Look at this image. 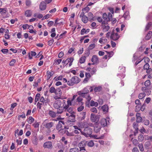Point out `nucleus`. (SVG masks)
Masks as SVG:
<instances>
[{
	"mask_svg": "<svg viewBox=\"0 0 152 152\" xmlns=\"http://www.w3.org/2000/svg\"><path fill=\"white\" fill-rule=\"evenodd\" d=\"M92 129L89 127H87L84 128L83 131H81V134L86 137H89L92 132Z\"/></svg>",
	"mask_w": 152,
	"mask_h": 152,
	"instance_id": "f257e3e1",
	"label": "nucleus"
},
{
	"mask_svg": "<svg viewBox=\"0 0 152 152\" xmlns=\"http://www.w3.org/2000/svg\"><path fill=\"white\" fill-rule=\"evenodd\" d=\"M80 81V78L76 76L72 77L70 80L67 82V84L69 86H73L75 84L78 83Z\"/></svg>",
	"mask_w": 152,
	"mask_h": 152,
	"instance_id": "f03ea898",
	"label": "nucleus"
},
{
	"mask_svg": "<svg viewBox=\"0 0 152 152\" xmlns=\"http://www.w3.org/2000/svg\"><path fill=\"white\" fill-rule=\"evenodd\" d=\"M91 120L93 122H97L99 119V115H96L95 114L91 113Z\"/></svg>",
	"mask_w": 152,
	"mask_h": 152,
	"instance_id": "7ed1b4c3",
	"label": "nucleus"
},
{
	"mask_svg": "<svg viewBox=\"0 0 152 152\" xmlns=\"http://www.w3.org/2000/svg\"><path fill=\"white\" fill-rule=\"evenodd\" d=\"M62 104V102L60 100H57L53 104L54 107L57 109H59L61 107Z\"/></svg>",
	"mask_w": 152,
	"mask_h": 152,
	"instance_id": "20e7f679",
	"label": "nucleus"
},
{
	"mask_svg": "<svg viewBox=\"0 0 152 152\" xmlns=\"http://www.w3.org/2000/svg\"><path fill=\"white\" fill-rule=\"evenodd\" d=\"M43 146L45 148L51 149L53 147L52 143L50 141L46 142L44 143Z\"/></svg>",
	"mask_w": 152,
	"mask_h": 152,
	"instance_id": "39448f33",
	"label": "nucleus"
},
{
	"mask_svg": "<svg viewBox=\"0 0 152 152\" xmlns=\"http://www.w3.org/2000/svg\"><path fill=\"white\" fill-rule=\"evenodd\" d=\"M46 3L45 1H42L39 4V9L40 10L43 11L45 10L46 7Z\"/></svg>",
	"mask_w": 152,
	"mask_h": 152,
	"instance_id": "423d86ee",
	"label": "nucleus"
},
{
	"mask_svg": "<svg viewBox=\"0 0 152 152\" xmlns=\"http://www.w3.org/2000/svg\"><path fill=\"white\" fill-rule=\"evenodd\" d=\"M65 112H68L70 113H75V112L73 111V107H68L66 109L64 108Z\"/></svg>",
	"mask_w": 152,
	"mask_h": 152,
	"instance_id": "0eeeda50",
	"label": "nucleus"
},
{
	"mask_svg": "<svg viewBox=\"0 0 152 152\" xmlns=\"http://www.w3.org/2000/svg\"><path fill=\"white\" fill-rule=\"evenodd\" d=\"M57 113H56L52 110H49L48 113L49 115L53 118H54L56 117Z\"/></svg>",
	"mask_w": 152,
	"mask_h": 152,
	"instance_id": "6e6552de",
	"label": "nucleus"
},
{
	"mask_svg": "<svg viewBox=\"0 0 152 152\" xmlns=\"http://www.w3.org/2000/svg\"><path fill=\"white\" fill-rule=\"evenodd\" d=\"M91 61L92 62L95 61V62L99 63V61L98 56L96 55H93L91 58Z\"/></svg>",
	"mask_w": 152,
	"mask_h": 152,
	"instance_id": "1a4fd4ad",
	"label": "nucleus"
},
{
	"mask_svg": "<svg viewBox=\"0 0 152 152\" xmlns=\"http://www.w3.org/2000/svg\"><path fill=\"white\" fill-rule=\"evenodd\" d=\"M151 26H152V22H149L145 26V27L144 30L145 31H147L150 29V28H151Z\"/></svg>",
	"mask_w": 152,
	"mask_h": 152,
	"instance_id": "9d476101",
	"label": "nucleus"
},
{
	"mask_svg": "<svg viewBox=\"0 0 152 152\" xmlns=\"http://www.w3.org/2000/svg\"><path fill=\"white\" fill-rule=\"evenodd\" d=\"M32 12L31 10H27L25 12V15L28 17H31L32 15Z\"/></svg>",
	"mask_w": 152,
	"mask_h": 152,
	"instance_id": "9b49d317",
	"label": "nucleus"
},
{
	"mask_svg": "<svg viewBox=\"0 0 152 152\" xmlns=\"http://www.w3.org/2000/svg\"><path fill=\"white\" fill-rule=\"evenodd\" d=\"M52 72H53V73H52L51 72H50L49 71H48L46 73L47 75V80H48L50 79V77L53 76L54 73L53 71H51Z\"/></svg>",
	"mask_w": 152,
	"mask_h": 152,
	"instance_id": "f8f14e48",
	"label": "nucleus"
},
{
	"mask_svg": "<svg viewBox=\"0 0 152 152\" xmlns=\"http://www.w3.org/2000/svg\"><path fill=\"white\" fill-rule=\"evenodd\" d=\"M152 35V31H149L147 35L145 37V40H148L150 39L151 38Z\"/></svg>",
	"mask_w": 152,
	"mask_h": 152,
	"instance_id": "ddd939ff",
	"label": "nucleus"
},
{
	"mask_svg": "<svg viewBox=\"0 0 152 152\" xmlns=\"http://www.w3.org/2000/svg\"><path fill=\"white\" fill-rule=\"evenodd\" d=\"M54 93L56 95H58L59 96H61L62 94V92L60 88H58L56 89Z\"/></svg>",
	"mask_w": 152,
	"mask_h": 152,
	"instance_id": "4468645a",
	"label": "nucleus"
},
{
	"mask_svg": "<svg viewBox=\"0 0 152 152\" xmlns=\"http://www.w3.org/2000/svg\"><path fill=\"white\" fill-rule=\"evenodd\" d=\"M37 138V136H34L33 138L32 139V143L35 145H37L38 144Z\"/></svg>",
	"mask_w": 152,
	"mask_h": 152,
	"instance_id": "2eb2a0df",
	"label": "nucleus"
},
{
	"mask_svg": "<svg viewBox=\"0 0 152 152\" xmlns=\"http://www.w3.org/2000/svg\"><path fill=\"white\" fill-rule=\"evenodd\" d=\"M120 36L118 35L117 33H116L114 34V36H113L112 38L110 39H111L113 40L114 41H116L118 40L120 38Z\"/></svg>",
	"mask_w": 152,
	"mask_h": 152,
	"instance_id": "dca6fc26",
	"label": "nucleus"
},
{
	"mask_svg": "<svg viewBox=\"0 0 152 152\" xmlns=\"http://www.w3.org/2000/svg\"><path fill=\"white\" fill-rule=\"evenodd\" d=\"M72 101L73 100L72 99L71 100H70L68 99L67 101V104L64 106V108L66 109L67 108H68L70 106H71L72 104Z\"/></svg>",
	"mask_w": 152,
	"mask_h": 152,
	"instance_id": "f3484780",
	"label": "nucleus"
},
{
	"mask_svg": "<svg viewBox=\"0 0 152 152\" xmlns=\"http://www.w3.org/2000/svg\"><path fill=\"white\" fill-rule=\"evenodd\" d=\"M53 124V123L51 122L48 123H46L44 126L46 128L48 129H50L51 128Z\"/></svg>",
	"mask_w": 152,
	"mask_h": 152,
	"instance_id": "a211bd4d",
	"label": "nucleus"
},
{
	"mask_svg": "<svg viewBox=\"0 0 152 152\" xmlns=\"http://www.w3.org/2000/svg\"><path fill=\"white\" fill-rule=\"evenodd\" d=\"M101 125L103 127H105L107 126V123L106 120L104 118L102 119L100 122Z\"/></svg>",
	"mask_w": 152,
	"mask_h": 152,
	"instance_id": "6ab92c4d",
	"label": "nucleus"
},
{
	"mask_svg": "<svg viewBox=\"0 0 152 152\" xmlns=\"http://www.w3.org/2000/svg\"><path fill=\"white\" fill-rule=\"evenodd\" d=\"M98 105V103L97 102H95L93 100L91 101L90 104V105L91 106H95V107H97Z\"/></svg>",
	"mask_w": 152,
	"mask_h": 152,
	"instance_id": "aec40b11",
	"label": "nucleus"
},
{
	"mask_svg": "<svg viewBox=\"0 0 152 152\" xmlns=\"http://www.w3.org/2000/svg\"><path fill=\"white\" fill-rule=\"evenodd\" d=\"M69 116L68 119H70L71 118V117H72V118H71L72 120L71 121H72V122H75V115L74 114V113H72Z\"/></svg>",
	"mask_w": 152,
	"mask_h": 152,
	"instance_id": "412c9836",
	"label": "nucleus"
},
{
	"mask_svg": "<svg viewBox=\"0 0 152 152\" xmlns=\"http://www.w3.org/2000/svg\"><path fill=\"white\" fill-rule=\"evenodd\" d=\"M9 148V145L7 144H5L3 146L2 152H7Z\"/></svg>",
	"mask_w": 152,
	"mask_h": 152,
	"instance_id": "4be33fe9",
	"label": "nucleus"
},
{
	"mask_svg": "<svg viewBox=\"0 0 152 152\" xmlns=\"http://www.w3.org/2000/svg\"><path fill=\"white\" fill-rule=\"evenodd\" d=\"M102 109L103 112H107L108 109V106L106 104L104 105L102 107Z\"/></svg>",
	"mask_w": 152,
	"mask_h": 152,
	"instance_id": "5701e85b",
	"label": "nucleus"
},
{
	"mask_svg": "<svg viewBox=\"0 0 152 152\" xmlns=\"http://www.w3.org/2000/svg\"><path fill=\"white\" fill-rule=\"evenodd\" d=\"M102 89V87L101 86H99L95 87V88H94V90L95 92H96L100 91H101Z\"/></svg>",
	"mask_w": 152,
	"mask_h": 152,
	"instance_id": "b1692460",
	"label": "nucleus"
},
{
	"mask_svg": "<svg viewBox=\"0 0 152 152\" xmlns=\"http://www.w3.org/2000/svg\"><path fill=\"white\" fill-rule=\"evenodd\" d=\"M88 16L89 19L90 20V21H91V20L93 21L94 20V19L93 18V15L91 12H89L88 13Z\"/></svg>",
	"mask_w": 152,
	"mask_h": 152,
	"instance_id": "393cba45",
	"label": "nucleus"
},
{
	"mask_svg": "<svg viewBox=\"0 0 152 152\" xmlns=\"http://www.w3.org/2000/svg\"><path fill=\"white\" fill-rule=\"evenodd\" d=\"M64 110V107H63V106H61L59 109H58L57 113L58 114H61L63 112Z\"/></svg>",
	"mask_w": 152,
	"mask_h": 152,
	"instance_id": "a878e982",
	"label": "nucleus"
},
{
	"mask_svg": "<svg viewBox=\"0 0 152 152\" xmlns=\"http://www.w3.org/2000/svg\"><path fill=\"white\" fill-rule=\"evenodd\" d=\"M62 61V59H58L57 60L55 59L53 62V64L58 65Z\"/></svg>",
	"mask_w": 152,
	"mask_h": 152,
	"instance_id": "bb28decb",
	"label": "nucleus"
},
{
	"mask_svg": "<svg viewBox=\"0 0 152 152\" xmlns=\"http://www.w3.org/2000/svg\"><path fill=\"white\" fill-rule=\"evenodd\" d=\"M34 121V119L32 116H30L28 119L27 120V121L28 124H31Z\"/></svg>",
	"mask_w": 152,
	"mask_h": 152,
	"instance_id": "cd10ccee",
	"label": "nucleus"
},
{
	"mask_svg": "<svg viewBox=\"0 0 152 152\" xmlns=\"http://www.w3.org/2000/svg\"><path fill=\"white\" fill-rule=\"evenodd\" d=\"M82 18V20L84 23H86L88 21V18L86 16H84Z\"/></svg>",
	"mask_w": 152,
	"mask_h": 152,
	"instance_id": "c85d7f7f",
	"label": "nucleus"
},
{
	"mask_svg": "<svg viewBox=\"0 0 152 152\" xmlns=\"http://www.w3.org/2000/svg\"><path fill=\"white\" fill-rule=\"evenodd\" d=\"M89 87V86H87L83 89L82 92H83V93H84V94H87L89 92V90L88 89Z\"/></svg>",
	"mask_w": 152,
	"mask_h": 152,
	"instance_id": "c756f323",
	"label": "nucleus"
},
{
	"mask_svg": "<svg viewBox=\"0 0 152 152\" xmlns=\"http://www.w3.org/2000/svg\"><path fill=\"white\" fill-rule=\"evenodd\" d=\"M86 56H82L79 59V62L80 64H83L85 62L86 60Z\"/></svg>",
	"mask_w": 152,
	"mask_h": 152,
	"instance_id": "7c9ffc66",
	"label": "nucleus"
},
{
	"mask_svg": "<svg viewBox=\"0 0 152 152\" xmlns=\"http://www.w3.org/2000/svg\"><path fill=\"white\" fill-rule=\"evenodd\" d=\"M7 8H0V13L1 14H4L6 13L7 11Z\"/></svg>",
	"mask_w": 152,
	"mask_h": 152,
	"instance_id": "2f4dec72",
	"label": "nucleus"
},
{
	"mask_svg": "<svg viewBox=\"0 0 152 152\" xmlns=\"http://www.w3.org/2000/svg\"><path fill=\"white\" fill-rule=\"evenodd\" d=\"M110 28V26H106L104 25V27H103L102 31L104 32H106Z\"/></svg>",
	"mask_w": 152,
	"mask_h": 152,
	"instance_id": "473e14b6",
	"label": "nucleus"
},
{
	"mask_svg": "<svg viewBox=\"0 0 152 152\" xmlns=\"http://www.w3.org/2000/svg\"><path fill=\"white\" fill-rule=\"evenodd\" d=\"M129 12L128 11H126L124 13L123 17H124L125 20L129 18Z\"/></svg>",
	"mask_w": 152,
	"mask_h": 152,
	"instance_id": "72a5a7b5",
	"label": "nucleus"
},
{
	"mask_svg": "<svg viewBox=\"0 0 152 152\" xmlns=\"http://www.w3.org/2000/svg\"><path fill=\"white\" fill-rule=\"evenodd\" d=\"M79 149L78 148L75 147L71 148L70 149L69 152H78Z\"/></svg>",
	"mask_w": 152,
	"mask_h": 152,
	"instance_id": "f704fd0d",
	"label": "nucleus"
},
{
	"mask_svg": "<svg viewBox=\"0 0 152 152\" xmlns=\"http://www.w3.org/2000/svg\"><path fill=\"white\" fill-rule=\"evenodd\" d=\"M145 96V93H141L139 94L138 95V97L139 99H142Z\"/></svg>",
	"mask_w": 152,
	"mask_h": 152,
	"instance_id": "c9c22d12",
	"label": "nucleus"
},
{
	"mask_svg": "<svg viewBox=\"0 0 152 152\" xmlns=\"http://www.w3.org/2000/svg\"><path fill=\"white\" fill-rule=\"evenodd\" d=\"M141 105H137L135 106V111L136 112H139L141 109Z\"/></svg>",
	"mask_w": 152,
	"mask_h": 152,
	"instance_id": "e433bc0d",
	"label": "nucleus"
},
{
	"mask_svg": "<svg viewBox=\"0 0 152 152\" xmlns=\"http://www.w3.org/2000/svg\"><path fill=\"white\" fill-rule=\"evenodd\" d=\"M151 85V82L149 80H146L144 83V85L146 87H148Z\"/></svg>",
	"mask_w": 152,
	"mask_h": 152,
	"instance_id": "4c0bfd02",
	"label": "nucleus"
},
{
	"mask_svg": "<svg viewBox=\"0 0 152 152\" xmlns=\"http://www.w3.org/2000/svg\"><path fill=\"white\" fill-rule=\"evenodd\" d=\"M144 139V137L142 134H140L138 137V140L139 142H142Z\"/></svg>",
	"mask_w": 152,
	"mask_h": 152,
	"instance_id": "58836bf2",
	"label": "nucleus"
},
{
	"mask_svg": "<svg viewBox=\"0 0 152 152\" xmlns=\"http://www.w3.org/2000/svg\"><path fill=\"white\" fill-rule=\"evenodd\" d=\"M62 127V125L61 123H58V124L56 126V129L58 130L62 129L61 128Z\"/></svg>",
	"mask_w": 152,
	"mask_h": 152,
	"instance_id": "ea45409f",
	"label": "nucleus"
},
{
	"mask_svg": "<svg viewBox=\"0 0 152 152\" xmlns=\"http://www.w3.org/2000/svg\"><path fill=\"white\" fill-rule=\"evenodd\" d=\"M94 143L92 140H90L87 144V145L89 147H92L94 146Z\"/></svg>",
	"mask_w": 152,
	"mask_h": 152,
	"instance_id": "a19ab883",
	"label": "nucleus"
},
{
	"mask_svg": "<svg viewBox=\"0 0 152 152\" xmlns=\"http://www.w3.org/2000/svg\"><path fill=\"white\" fill-rule=\"evenodd\" d=\"M95 47L94 44H92L90 45L89 46L88 48L87 49L91 50L94 48Z\"/></svg>",
	"mask_w": 152,
	"mask_h": 152,
	"instance_id": "79ce46f5",
	"label": "nucleus"
},
{
	"mask_svg": "<svg viewBox=\"0 0 152 152\" xmlns=\"http://www.w3.org/2000/svg\"><path fill=\"white\" fill-rule=\"evenodd\" d=\"M90 9L87 6L83 8L82 11H86V13L88 12L90 10Z\"/></svg>",
	"mask_w": 152,
	"mask_h": 152,
	"instance_id": "37998d69",
	"label": "nucleus"
},
{
	"mask_svg": "<svg viewBox=\"0 0 152 152\" xmlns=\"http://www.w3.org/2000/svg\"><path fill=\"white\" fill-rule=\"evenodd\" d=\"M150 65L148 63H146L143 66V69L145 70H146L149 68Z\"/></svg>",
	"mask_w": 152,
	"mask_h": 152,
	"instance_id": "c03bdc74",
	"label": "nucleus"
},
{
	"mask_svg": "<svg viewBox=\"0 0 152 152\" xmlns=\"http://www.w3.org/2000/svg\"><path fill=\"white\" fill-rule=\"evenodd\" d=\"M17 103H14L11 104V107L10 109V110H12L13 108H14L17 105Z\"/></svg>",
	"mask_w": 152,
	"mask_h": 152,
	"instance_id": "a18cd8bd",
	"label": "nucleus"
},
{
	"mask_svg": "<svg viewBox=\"0 0 152 152\" xmlns=\"http://www.w3.org/2000/svg\"><path fill=\"white\" fill-rule=\"evenodd\" d=\"M54 42L53 39L52 38L48 41V45L49 46H51Z\"/></svg>",
	"mask_w": 152,
	"mask_h": 152,
	"instance_id": "49530a36",
	"label": "nucleus"
},
{
	"mask_svg": "<svg viewBox=\"0 0 152 152\" xmlns=\"http://www.w3.org/2000/svg\"><path fill=\"white\" fill-rule=\"evenodd\" d=\"M138 124L137 122H134L133 125V128L135 129V130H138Z\"/></svg>",
	"mask_w": 152,
	"mask_h": 152,
	"instance_id": "de8ad7c7",
	"label": "nucleus"
},
{
	"mask_svg": "<svg viewBox=\"0 0 152 152\" xmlns=\"http://www.w3.org/2000/svg\"><path fill=\"white\" fill-rule=\"evenodd\" d=\"M101 129V128L100 127H99L97 126H96L94 128V130L95 132L96 133H98L100 131Z\"/></svg>",
	"mask_w": 152,
	"mask_h": 152,
	"instance_id": "09e8293b",
	"label": "nucleus"
},
{
	"mask_svg": "<svg viewBox=\"0 0 152 152\" xmlns=\"http://www.w3.org/2000/svg\"><path fill=\"white\" fill-rule=\"evenodd\" d=\"M56 89L53 86H52L49 89V92L51 93H55Z\"/></svg>",
	"mask_w": 152,
	"mask_h": 152,
	"instance_id": "8fccbe9b",
	"label": "nucleus"
},
{
	"mask_svg": "<svg viewBox=\"0 0 152 152\" xmlns=\"http://www.w3.org/2000/svg\"><path fill=\"white\" fill-rule=\"evenodd\" d=\"M16 61L15 59H12L11 60L10 62V66H14V64L15 63Z\"/></svg>",
	"mask_w": 152,
	"mask_h": 152,
	"instance_id": "3c124183",
	"label": "nucleus"
},
{
	"mask_svg": "<svg viewBox=\"0 0 152 152\" xmlns=\"http://www.w3.org/2000/svg\"><path fill=\"white\" fill-rule=\"evenodd\" d=\"M80 115L82 116L83 119H84L86 117V112H82L80 113Z\"/></svg>",
	"mask_w": 152,
	"mask_h": 152,
	"instance_id": "603ef678",
	"label": "nucleus"
},
{
	"mask_svg": "<svg viewBox=\"0 0 152 152\" xmlns=\"http://www.w3.org/2000/svg\"><path fill=\"white\" fill-rule=\"evenodd\" d=\"M26 5L27 6H29L31 4V1L30 0H26Z\"/></svg>",
	"mask_w": 152,
	"mask_h": 152,
	"instance_id": "864d4df0",
	"label": "nucleus"
},
{
	"mask_svg": "<svg viewBox=\"0 0 152 152\" xmlns=\"http://www.w3.org/2000/svg\"><path fill=\"white\" fill-rule=\"evenodd\" d=\"M64 132H65V133L66 134V135L67 136H72V133L69 132L68 131H67V130H65Z\"/></svg>",
	"mask_w": 152,
	"mask_h": 152,
	"instance_id": "5fc2aeb1",
	"label": "nucleus"
},
{
	"mask_svg": "<svg viewBox=\"0 0 152 152\" xmlns=\"http://www.w3.org/2000/svg\"><path fill=\"white\" fill-rule=\"evenodd\" d=\"M9 50L7 49H4L1 50V51L4 54H6L8 52Z\"/></svg>",
	"mask_w": 152,
	"mask_h": 152,
	"instance_id": "6e6d98bb",
	"label": "nucleus"
},
{
	"mask_svg": "<svg viewBox=\"0 0 152 152\" xmlns=\"http://www.w3.org/2000/svg\"><path fill=\"white\" fill-rule=\"evenodd\" d=\"M40 94H37L35 96V100L38 101L39 100V98L40 97Z\"/></svg>",
	"mask_w": 152,
	"mask_h": 152,
	"instance_id": "4d7b16f0",
	"label": "nucleus"
},
{
	"mask_svg": "<svg viewBox=\"0 0 152 152\" xmlns=\"http://www.w3.org/2000/svg\"><path fill=\"white\" fill-rule=\"evenodd\" d=\"M147 87H146V86L145 87H142V90L143 91H145V92H146V93H147V90H149V89H150H150H149L148 88H146Z\"/></svg>",
	"mask_w": 152,
	"mask_h": 152,
	"instance_id": "13d9d810",
	"label": "nucleus"
},
{
	"mask_svg": "<svg viewBox=\"0 0 152 152\" xmlns=\"http://www.w3.org/2000/svg\"><path fill=\"white\" fill-rule=\"evenodd\" d=\"M91 69L92 70L91 72V75H93L95 73L96 70L95 67H93Z\"/></svg>",
	"mask_w": 152,
	"mask_h": 152,
	"instance_id": "bf43d9fd",
	"label": "nucleus"
},
{
	"mask_svg": "<svg viewBox=\"0 0 152 152\" xmlns=\"http://www.w3.org/2000/svg\"><path fill=\"white\" fill-rule=\"evenodd\" d=\"M142 118L141 117H137L136 121L137 122L139 123L142 121Z\"/></svg>",
	"mask_w": 152,
	"mask_h": 152,
	"instance_id": "052dcab7",
	"label": "nucleus"
},
{
	"mask_svg": "<svg viewBox=\"0 0 152 152\" xmlns=\"http://www.w3.org/2000/svg\"><path fill=\"white\" fill-rule=\"evenodd\" d=\"M108 18V16L107 14L106 13H104L102 15V18H103L105 20H106Z\"/></svg>",
	"mask_w": 152,
	"mask_h": 152,
	"instance_id": "680f3d73",
	"label": "nucleus"
},
{
	"mask_svg": "<svg viewBox=\"0 0 152 152\" xmlns=\"http://www.w3.org/2000/svg\"><path fill=\"white\" fill-rule=\"evenodd\" d=\"M90 54V50H88V49H87V50H86L85 51V54L86 55V57L88 56H89V55Z\"/></svg>",
	"mask_w": 152,
	"mask_h": 152,
	"instance_id": "e2e57ef3",
	"label": "nucleus"
},
{
	"mask_svg": "<svg viewBox=\"0 0 152 152\" xmlns=\"http://www.w3.org/2000/svg\"><path fill=\"white\" fill-rule=\"evenodd\" d=\"M91 111L95 113H97V110L96 108L95 107H92L91 109Z\"/></svg>",
	"mask_w": 152,
	"mask_h": 152,
	"instance_id": "0e129e2a",
	"label": "nucleus"
},
{
	"mask_svg": "<svg viewBox=\"0 0 152 152\" xmlns=\"http://www.w3.org/2000/svg\"><path fill=\"white\" fill-rule=\"evenodd\" d=\"M143 58L144 59V61L145 63H148L150 61L149 58L148 57H144Z\"/></svg>",
	"mask_w": 152,
	"mask_h": 152,
	"instance_id": "69168bd1",
	"label": "nucleus"
},
{
	"mask_svg": "<svg viewBox=\"0 0 152 152\" xmlns=\"http://www.w3.org/2000/svg\"><path fill=\"white\" fill-rule=\"evenodd\" d=\"M83 48H81L77 52V53L78 54H81L83 53Z\"/></svg>",
	"mask_w": 152,
	"mask_h": 152,
	"instance_id": "338daca9",
	"label": "nucleus"
},
{
	"mask_svg": "<svg viewBox=\"0 0 152 152\" xmlns=\"http://www.w3.org/2000/svg\"><path fill=\"white\" fill-rule=\"evenodd\" d=\"M132 152H139V151L137 147H134L133 148Z\"/></svg>",
	"mask_w": 152,
	"mask_h": 152,
	"instance_id": "774afa93",
	"label": "nucleus"
}]
</instances>
